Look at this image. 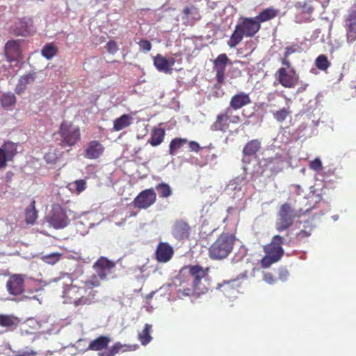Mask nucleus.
Masks as SVG:
<instances>
[{"label":"nucleus","mask_w":356,"mask_h":356,"mask_svg":"<svg viewBox=\"0 0 356 356\" xmlns=\"http://www.w3.org/2000/svg\"><path fill=\"white\" fill-rule=\"evenodd\" d=\"M261 24H259L255 17H244L242 21L237 24L232 33L227 44L229 47H236L243 40V36L252 37L260 29Z\"/></svg>","instance_id":"1"},{"label":"nucleus","mask_w":356,"mask_h":356,"mask_svg":"<svg viewBox=\"0 0 356 356\" xmlns=\"http://www.w3.org/2000/svg\"><path fill=\"white\" fill-rule=\"evenodd\" d=\"M279 13V11L273 8H268L263 10L255 17L256 19L261 24V22L268 21L275 17Z\"/></svg>","instance_id":"26"},{"label":"nucleus","mask_w":356,"mask_h":356,"mask_svg":"<svg viewBox=\"0 0 356 356\" xmlns=\"http://www.w3.org/2000/svg\"><path fill=\"white\" fill-rule=\"evenodd\" d=\"M191 289H184L183 293L185 296H190L191 294Z\"/></svg>","instance_id":"63"},{"label":"nucleus","mask_w":356,"mask_h":356,"mask_svg":"<svg viewBox=\"0 0 356 356\" xmlns=\"http://www.w3.org/2000/svg\"><path fill=\"white\" fill-rule=\"evenodd\" d=\"M230 108H227L224 113H220L216 117V120L211 126L212 131H225L228 128V120L229 119V113Z\"/></svg>","instance_id":"19"},{"label":"nucleus","mask_w":356,"mask_h":356,"mask_svg":"<svg viewBox=\"0 0 356 356\" xmlns=\"http://www.w3.org/2000/svg\"><path fill=\"white\" fill-rule=\"evenodd\" d=\"M307 86H308V84H307V83H306V84H305V85L302 86L301 87L298 88V89L297 92H302L303 91H305V90H306V88H307Z\"/></svg>","instance_id":"61"},{"label":"nucleus","mask_w":356,"mask_h":356,"mask_svg":"<svg viewBox=\"0 0 356 356\" xmlns=\"http://www.w3.org/2000/svg\"><path fill=\"white\" fill-rule=\"evenodd\" d=\"M188 143L187 139L175 138L172 139L169 145V154L175 155L176 152Z\"/></svg>","instance_id":"32"},{"label":"nucleus","mask_w":356,"mask_h":356,"mask_svg":"<svg viewBox=\"0 0 356 356\" xmlns=\"http://www.w3.org/2000/svg\"><path fill=\"white\" fill-rule=\"evenodd\" d=\"M35 79V72H29L22 76L20 77L19 81H20L21 83L24 84L26 86L33 82Z\"/></svg>","instance_id":"43"},{"label":"nucleus","mask_w":356,"mask_h":356,"mask_svg":"<svg viewBox=\"0 0 356 356\" xmlns=\"http://www.w3.org/2000/svg\"><path fill=\"white\" fill-rule=\"evenodd\" d=\"M92 279L90 281H88V283L92 285V286H99L100 285L99 281L97 278V275H93Z\"/></svg>","instance_id":"56"},{"label":"nucleus","mask_w":356,"mask_h":356,"mask_svg":"<svg viewBox=\"0 0 356 356\" xmlns=\"http://www.w3.org/2000/svg\"><path fill=\"white\" fill-rule=\"evenodd\" d=\"M76 191H83L86 188V181L83 179H79L75 181Z\"/></svg>","instance_id":"50"},{"label":"nucleus","mask_w":356,"mask_h":356,"mask_svg":"<svg viewBox=\"0 0 356 356\" xmlns=\"http://www.w3.org/2000/svg\"><path fill=\"white\" fill-rule=\"evenodd\" d=\"M19 323L17 317L13 315L0 314V326L7 327L10 330H15Z\"/></svg>","instance_id":"24"},{"label":"nucleus","mask_w":356,"mask_h":356,"mask_svg":"<svg viewBox=\"0 0 356 356\" xmlns=\"http://www.w3.org/2000/svg\"><path fill=\"white\" fill-rule=\"evenodd\" d=\"M152 329V325L149 324H145L143 330L142 332L138 334V338L140 340L141 344L143 346H146L148 344L152 339V337L150 335V331Z\"/></svg>","instance_id":"34"},{"label":"nucleus","mask_w":356,"mask_h":356,"mask_svg":"<svg viewBox=\"0 0 356 356\" xmlns=\"http://www.w3.org/2000/svg\"><path fill=\"white\" fill-rule=\"evenodd\" d=\"M165 130L161 128L154 129L152 133L151 138L148 143L152 146L160 145L164 138Z\"/></svg>","instance_id":"28"},{"label":"nucleus","mask_w":356,"mask_h":356,"mask_svg":"<svg viewBox=\"0 0 356 356\" xmlns=\"http://www.w3.org/2000/svg\"><path fill=\"white\" fill-rule=\"evenodd\" d=\"M61 254L51 253L42 257V260L49 264L54 265L60 259Z\"/></svg>","instance_id":"39"},{"label":"nucleus","mask_w":356,"mask_h":356,"mask_svg":"<svg viewBox=\"0 0 356 356\" xmlns=\"http://www.w3.org/2000/svg\"><path fill=\"white\" fill-rule=\"evenodd\" d=\"M189 274L193 277V290L197 295L204 294L211 288L209 268L199 265L189 266Z\"/></svg>","instance_id":"4"},{"label":"nucleus","mask_w":356,"mask_h":356,"mask_svg":"<svg viewBox=\"0 0 356 356\" xmlns=\"http://www.w3.org/2000/svg\"><path fill=\"white\" fill-rule=\"evenodd\" d=\"M295 7L300 10L301 12L307 14H310L313 11L312 7L305 1L297 2L295 4Z\"/></svg>","instance_id":"41"},{"label":"nucleus","mask_w":356,"mask_h":356,"mask_svg":"<svg viewBox=\"0 0 356 356\" xmlns=\"http://www.w3.org/2000/svg\"><path fill=\"white\" fill-rule=\"evenodd\" d=\"M289 275V271L286 268H280L278 269V275L281 280L285 281L287 279Z\"/></svg>","instance_id":"48"},{"label":"nucleus","mask_w":356,"mask_h":356,"mask_svg":"<svg viewBox=\"0 0 356 356\" xmlns=\"http://www.w3.org/2000/svg\"><path fill=\"white\" fill-rule=\"evenodd\" d=\"M332 219H333L334 220H335V221H336V220H337L339 219V216H337V215H334V216H332Z\"/></svg>","instance_id":"64"},{"label":"nucleus","mask_w":356,"mask_h":356,"mask_svg":"<svg viewBox=\"0 0 356 356\" xmlns=\"http://www.w3.org/2000/svg\"><path fill=\"white\" fill-rule=\"evenodd\" d=\"M32 20L24 19L17 22L12 29V33L17 36L26 37L33 32Z\"/></svg>","instance_id":"15"},{"label":"nucleus","mask_w":356,"mask_h":356,"mask_svg":"<svg viewBox=\"0 0 356 356\" xmlns=\"http://www.w3.org/2000/svg\"><path fill=\"white\" fill-rule=\"evenodd\" d=\"M235 236L229 233H222L209 249V257L215 260L227 258L232 252L235 242Z\"/></svg>","instance_id":"2"},{"label":"nucleus","mask_w":356,"mask_h":356,"mask_svg":"<svg viewBox=\"0 0 356 356\" xmlns=\"http://www.w3.org/2000/svg\"><path fill=\"white\" fill-rule=\"evenodd\" d=\"M115 263L107 258L100 257L93 265L97 276L101 280L106 279L107 275L111 273V270L115 267Z\"/></svg>","instance_id":"11"},{"label":"nucleus","mask_w":356,"mask_h":356,"mask_svg":"<svg viewBox=\"0 0 356 356\" xmlns=\"http://www.w3.org/2000/svg\"><path fill=\"white\" fill-rule=\"evenodd\" d=\"M111 341V338L108 336H99L90 341L87 350L99 351L106 349Z\"/></svg>","instance_id":"21"},{"label":"nucleus","mask_w":356,"mask_h":356,"mask_svg":"<svg viewBox=\"0 0 356 356\" xmlns=\"http://www.w3.org/2000/svg\"><path fill=\"white\" fill-rule=\"evenodd\" d=\"M131 124V118L126 114L122 115L114 121L113 128L116 131L122 130Z\"/></svg>","instance_id":"31"},{"label":"nucleus","mask_w":356,"mask_h":356,"mask_svg":"<svg viewBox=\"0 0 356 356\" xmlns=\"http://www.w3.org/2000/svg\"><path fill=\"white\" fill-rule=\"evenodd\" d=\"M28 298H33V299H35V298H36V296H33L32 298H31V297H29V296H23L22 298H19V299L13 298V300H15V301H16V300H18V301H19V300H25V299H28Z\"/></svg>","instance_id":"60"},{"label":"nucleus","mask_w":356,"mask_h":356,"mask_svg":"<svg viewBox=\"0 0 356 356\" xmlns=\"http://www.w3.org/2000/svg\"><path fill=\"white\" fill-rule=\"evenodd\" d=\"M20 54L19 44L17 40H8L5 45V54L10 60L15 59Z\"/></svg>","instance_id":"22"},{"label":"nucleus","mask_w":356,"mask_h":356,"mask_svg":"<svg viewBox=\"0 0 356 356\" xmlns=\"http://www.w3.org/2000/svg\"><path fill=\"white\" fill-rule=\"evenodd\" d=\"M284 162L280 158L264 159L259 162L261 174L267 177H273L283 168Z\"/></svg>","instance_id":"8"},{"label":"nucleus","mask_w":356,"mask_h":356,"mask_svg":"<svg viewBox=\"0 0 356 356\" xmlns=\"http://www.w3.org/2000/svg\"><path fill=\"white\" fill-rule=\"evenodd\" d=\"M311 235L309 232H307L305 230H301L297 234V237L299 238H302L305 237H308Z\"/></svg>","instance_id":"57"},{"label":"nucleus","mask_w":356,"mask_h":356,"mask_svg":"<svg viewBox=\"0 0 356 356\" xmlns=\"http://www.w3.org/2000/svg\"><path fill=\"white\" fill-rule=\"evenodd\" d=\"M284 238L280 235L273 237L270 244L264 247L266 255L261 259V265L264 268H268L272 264L278 261L284 254L282 248Z\"/></svg>","instance_id":"6"},{"label":"nucleus","mask_w":356,"mask_h":356,"mask_svg":"<svg viewBox=\"0 0 356 356\" xmlns=\"http://www.w3.org/2000/svg\"><path fill=\"white\" fill-rule=\"evenodd\" d=\"M216 80L218 83H222L224 81L225 77V72L222 70H216Z\"/></svg>","instance_id":"51"},{"label":"nucleus","mask_w":356,"mask_h":356,"mask_svg":"<svg viewBox=\"0 0 356 356\" xmlns=\"http://www.w3.org/2000/svg\"><path fill=\"white\" fill-rule=\"evenodd\" d=\"M228 63H231L227 56L225 54H221L214 60V68L216 70L225 71Z\"/></svg>","instance_id":"33"},{"label":"nucleus","mask_w":356,"mask_h":356,"mask_svg":"<svg viewBox=\"0 0 356 356\" xmlns=\"http://www.w3.org/2000/svg\"><path fill=\"white\" fill-rule=\"evenodd\" d=\"M155 188L159 196L162 198H167L172 194V191L170 186L164 182L157 184Z\"/></svg>","instance_id":"35"},{"label":"nucleus","mask_w":356,"mask_h":356,"mask_svg":"<svg viewBox=\"0 0 356 356\" xmlns=\"http://www.w3.org/2000/svg\"><path fill=\"white\" fill-rule=\"evenodd\" d=\"M315 63L317 68L321 70H326L330 65L327 56L323 54H321L316 58Z\"/></svg>","instance_id":"38"},{"label":"nucleus","mask_w":356,"mask_h":356,"mask_svg":"<svg viewBox=\"0 0 356 356\" xmlns=\"http://www.w3.org/2000/svg\"><path fill=\"white\" fill-rule=\"evenodd\" d=\"M79 288L76 286H67L63 291V297L65 298L72 299L75 293H78Z\"/></svg>","instance_id":"40"},{"label":"nucleus","mask_w":356,"mask_h":356,"mask_svg":"<svg viewBox=\"0 0 356 356\" xmlns=\"http://www.w3.org/2000/svg\"><path fill=\"white\" fill-rule=\"evenodd\" d=\"M250 98L248 94L241 92L234 95L230 102V106L236 110L250 103Z\"/></svg>","instance_id":"23"},{"label":"nucleus","mask_w":356,"mask_h":356,"mask_svg":"<svg viewBox=\"0 0 356 356\" xmlns=\"http://www.w3.org/2000/svg\"><path fill=\"white\" fill-rule=\"evenodd\" d=\"M313 208L303 211L302 209L296 210L289 203H284L281 205L277 212V220L276 221V229L278 232H282L290 227L295 219L301 215L309 213Z\"/></svg>","instance_id":"3"},{"label":"nucleus","mask_w":356,"mask_h":356,"mask_svg":"<svg viewBox=\"0 0 356 356\" xmlns=\"http://www.w3.org/2000/svg\"><path fill=\"white\" fill-rule=\"evenodd\" d=\"M1 106L6 109L14 106L16 104V97L11 92H5L0 97Z\"/></svg>","instance_id":"27"},{"label":"nucleus","mask_w":356,"mask_h":356,"mask_svg":"<svg viewBox=\"0 0 356 356\" xmlns=\"http://www.w3.org/2000/svg\"><path fill=\"white\" fill-rule=\"evenodd\" d=\"M296 49L294 46L287 47L285 49L284 57H288L290 54L295 52Z\"/></svg>","instance_id":"55"},{"label":"nucleus","mask_w":356,"mask_h":356,"mask_svg":"<svg viewBox=\"0 0 356 356\" xmlns=\"http://www.w3.org/2000/svg\"><path fill=\"white\" fill-rule=\"evenodd\" d=\"M6 158L5 154H3V150L0 147V168H4L6 165Z\"/></svg>","instance_id":"53"},{"label":"nucleus","mask_w":356,"mask_h":356,"mask_svg":"<svg viewBox=\"0 0 356 356\" xmlns=\"http://www.w3.org/2000/svg\"><path fill=\"white\" fill-rule=\"evenodd\" d=\"M261 147V143L258 140H252L249 141L243 149V163L248 164L252 158L255 157L257 152Z\"/></svg>","instance_id":"14"},{"label":"nucleus","mask_w":356,"mask_h":356,"mask_svg":"<svg viewBox=\"0 0 356 356\" xmlns=\"http://www.w3.org/2000/svg\"><path fill=\"white\" fill-rule=\"evenodd\" d=\"M44 159L47 163L54 164L56 162L57 156L55 153L48 152L44 154Z\"/></svg>","instance_id":"47"},{"label":"nucleus","mask_w":356,"mask_h":356,"mask_svg":"<svg viewBox=\"0 0 356 356\" xmlns=\"http://www.w3.org/2000/svg\"><path fill=\"white\" fill-rule=\"evenodd\" d=\"M264 280L269 284H273L274 282V278L271 273H266L264 275Z\"/></svg>","instance_id":"58"},{"label":"nucleus","mask_w":356,"mask_h":356,"mask_svg":"<svg viewBox=\"0 0 356 356\" xmlns=\"http://www.w3.org/2000/svg\"><path fill=\"white\" fill-rule=\"evenodd\" d=\"M346 38L348 43L356 40V6H353L345 21Z\"/></svg>","instance_id":"10"},{"label":"nucleus","mask_w":356,"mask_h":356,"mask_svg":"<svg viewBox=\"0 0 356 356\" xmlns=\"http://www.w3.org/2000/svg\"><path fill=\"white\" fill-rule=\"evenodd\" d=\"M156 200V194L153 188L141 191L134 199L133 204L138 209H147L152 205Z\"/></svg>","instance_id":"9"},{"label":"nucleus","mask_w":356,"mask_h":356,"mask_svg":"<svg viewBox=\"0 0 356 356\" xmlns=\"http://www.w3.org/2000/svg\"><path fill=\"white\" fill-rule=\"evenodd\" d=\"M58 134L61 137L59 144L63 147L74 145L81 137L79 128L65 122L60 125Z\"/></svg>","instance_id":"7"},{"label":"nucleus","mask_w":356,"mask_h":356,"mask_svg":"<svg viewBox=\"0 0 356 356\" xmlns=\"http://www.w3.org/2000/svg\"><path fill=\"white\" fill-rule=\"evenodd\" d=\"M280 83L285 88H293L298 83V77L289 74L284 67H281L277 72Z\"/></svg>","instance_id":"18"},{"label":"nucleus","mask_w":356,"mask_h":356,"mask_svg":"<svg viewBox=\"0 0 356 356\" xmlns=\"http://www.w3.org/2000/svg\"><path fill=\"white\" fill-rule=\"evenodd\" d=\"M104 150V146L99 141L92 140L85 149L83 156L87 159H95L103 154Z\"/></svg>","instance_id":"16"},{"label":"nucleus","mask_w":356,"mask_h":356,"mask_svg":"<svg viewBox=\"0 0 356 356\" xmlns=\"http://www.w3.org/2000/svg\"><path fill=\"white\" fill-rule=\"evenodd\" d=\"M138 44H139L140 49H142L143 51H149L151 50L152 44L149 40H147L146 39L140 40V42H138Z\"/></svg>","instance_id":"46"},{"label":"nucleus","mask_w":356,"mask_h":356,"mask_svg":"<svg viewBox=\"0 0 356 356\" xmlns=\"http://www.w3.org/2000/svg\"><path fill=\"white\" fill-rule=\"evenodd\" d=\"M230 281H224L222 283L218 284L216 289H220L224 284H229Z\"/></svg>","instance_id":"62"},{"label":"nucleus","mask_w":356,"mask_h":356,"mask_svg":"<svg viewBox=\"0 0 356 356\" xmlns=\"http://www.w3.org/2000/svg\"><path fill=\"white\" fill-rule=\"evenodd\" d=\"M56 47L52 43L45 44L42 49V55L47 59H51L57 53Z\"/></svg>","instance_id":"36"},{"label":"nucleus","mask_w":356,"mask_h":356,"mask_svg":"<svg viewBox=\"0 0 356 356\" xmlns=\"http://www.w3.org/2000/svg\"><path fill=\"white\" fill-rule=\"evenodd\" d=\"M289 114V112L287 108H284L279 111H277L274 113V118L278 121V122H283L288 115Z\"/></svg>","instance_id":"42"},{"label":"nucleus","mask_w":356,"mask_h":356,"mask_svg":"<svg viewBox=\"0 0 356 356\" xmlns=\"http://www.w3.org/2000/svg\"><path fill=\"white\" fill-rule=\"evenodd\" d=\"M174 59L171 58L170 60L158 54L154 58V65L156 68L159 71L164 73H170L172 69L170 67L174 64Z\"/></svg>","instance_id":"20"},{"label":"nucleus","mask_w":356,"mask_h":356,"mask_svg":"<svg viewBox=\"0 0 356 356\" xmlns=\"http://www.w3.org/2000/svg\"><path fill=\"white\" fill-rule=\"evenodd\" d=\"M1 150L5 154L6 161L11 160L17 153L16 145L14 143L7 141L2 146Z\"/></svg>","instance_id":"30"},{"label":"nucleus","mask_w":356,"mask_h":356,"mask_svg":"<svg viewBox=\"0 0 356 356\" xmlns=\"http://www.w3.org/2000/svg\"><path fill=\"white\" fill-rule=\"evenodd\" d=\"M174 250L167 243H160L156 250V258L159 262H167L172 257Z\"/></svg>","instance_id":"17"},{"label":"nucleus","mask_w":356,"mask_h":356,"mask_svg":"<svg viewBox=\"0 0 356 356\" xmlns=\"http://www.w3.org/2000/svg\"><path fill=\"white\" fill-rule=\"evenodd\" d=\"M189 147L191 151L197 152L200 149H202V147L200 146V145L195 142V141H191L189 143Z\"/></svg>","instance_id":"52"},{"label":"nucleus","mask_w":356,"mask_h":356,"mask_svg":"<svg viewBox=\"0 0 356 356\" xmlns=\"http://www.w3.org/2000/svg\"><path fill=\"white\" fill-rule=\"evenodd\" d=\"M89 303V300L88 298L81 296V298L74 300V304L76 307L79 305H83Z\"/></svg>","instance_id":"49"},{"label":"nucleus","mask_w":356,"mask_h":356,"mask_svg":"<svg viewBox=\"0 0 356 356\" xmlns=\"http://www.w3.org/2000/svg\"><path fill=\"white\" fill-rule=\"evenodd\" d=\"M123 345L120 342H116L112 347L106 350L99 353V356H115L118 353Z\"/></svg>","instance_id":"37"},{"label":"nucleus","mask_w":356,"mask_h":356,"mask_svg":"<svg viewBox=\"0 0 356 356\" xmlns=\"http://www.w3.org/2000/svg\"><path fill=\"white\" fill-rule=\"evenodd\" d=\"M182 18L186 19L188 22H193L200 19L198 9L193 5L186 6L182 10Z\"/></svg>","instance_id":"25"},{"label":"nucleus","mask_w":356,"mask_h":356,"mask_svg":"<svg viewBox=\"0 0 356 356\" xmlns=\"http://www.w3.org/2000/svg\"><path fill=\"white\" fill-rule=\"evenodd\" d=\"M70 212V210H67L60 204H54L51 210L45 216L44 219L50 227L56 229H63L70 223L68 215V213Z\"/></svg>","instance_id":"5"},{"label":"nucleus","mask_w":356,"mask_h":356,"mask_svg":"<svg viewBox=\"0 0 356 356\" xmlns=\"http://www.w3.org/2000/svg\"><path fill=\"white\" fill-rule=\"evenodd\" d=\"M191 234V227L183 220H176L172 226V234L178 241L188 239Z\"/></svg>","instance_id":"13"},{"label":"nucleus","mask_w":356,"mask_h":356,"mask_svg":"<svg viewBox=\"0 0 356 356\" xmlns=\"http://www.w3.org/2000/svg\"><path fill=\"white\" fill-rule=\"evenodd\" d=\"M106 48L109 54H115L119 49L118 44L114 40H109L106 44Z\"/></svg>","instance_id":"44"},{"label":"nucleus","mask_w":356,"mask_h":356,"mask_svg":"<svg viewBox=\"0 0 356 356\" xmlns=\"http://www.w3.org/2000/svg\"><path fill=\"white\" fill-rule=\"evenodd\" d=\"M26 222L28 224H33L38 217V211L35 207V201L32 200L31 204L25 211Z\"/></svg>","instance_id":"29"},{"label":"nucleus","mask_w":356,"mask_h":356,"mask_svg":"<svg viewBox=\"0 0 356 356\" xmlns=\"http://www.w3.org/2000/svg\"><path fill=\"white\" fill-rule=\"evenodd\" d=\"M309 168L316 172L323 169L322 162L319 158H316L309 163Z\"/></svg>","instance_id":"45"},{"label":"nucleus","mask_w":356,"mask_h":356,"mask_svg":"<svg viewBox=\"0 0 356 356\" xmlns=\"http://www.w3.org/2000/svg\"><path fill=\"white\" fill-rule=\"evenodd\" d=\"M287 57H284L282 60V65L289 67L290 65H291V63H290V61L286 58Z\"/></svg>","instance_id":"59"},{"label":"nucleus","mask_w":356,"mask_h":356,"mask_svg":"<svg viewBox=\"0 0 356 356\" xmlns=\"http://www.w3.org/2000/svg\"><path fill=\"white\" fill-rule=\"evenodd\" d=\"M24 280L22 275H13L6 283V288L10 295L18 296L24 291Z\"/></svg>","instance_id":"12"},{"label":"nucleus","mask_w":356,"mask_h":356,"mask_svg":"<svg viewBox=\"0 0 356 356\" xmlns=\"http://www.w3.org/2000/svg\"><path fill=\"white\" fill-rule=\"evenodd\" d=\"M26 86L20 82V81H18V83L17 84L15 87V92L17 94H20L23 92L26 89Z\"/></svg>","instance_id":"54"}]
</instances>
